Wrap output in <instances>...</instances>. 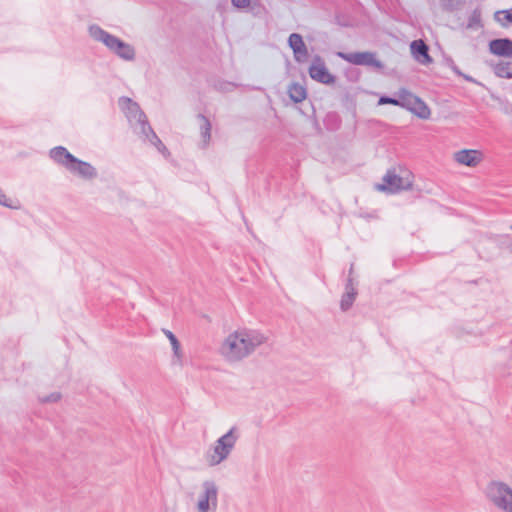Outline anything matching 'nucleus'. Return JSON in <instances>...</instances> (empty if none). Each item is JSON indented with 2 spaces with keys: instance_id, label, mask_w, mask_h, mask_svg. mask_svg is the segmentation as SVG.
I'll list each match as a JSON object with an SVG mask.
<instances>
[{
  "instance_id": "nucleus-34",
  "label": "nucleus",
  "mask_w": 512,
  "mask_h": 512,
  "mask_svg": "<svg viewBox=\"0 0 512 512\" xmlns=\"http://www.w3.org/2000/svg\"><path fill=\"white\" fill-rule=\"evenodd\" d=\"M481 20H480V17L479 16H476V15H473L470 20H469V27H472L474 23H480Z\"/></svg>"
},
{
  "instance_id": "nucleus-31",
  "label": "nucleus",
  "mask_w": 512,
  "mask_h": 512,
  "mask_svg": "<svg viewBox=\"0 0 512 512\" xmlns=\"http://www.w3.org/2000/svg\"><path fill=\"white\" fill-rule=\"evenodd\" d=\"M210 503L205 502L204 500L198 501V509L199 511H207L209 509Z\"/></svg>"
},
{
  "instance_id": "nucleus-7",
  "label": "nucleus",
  "mask_w": 512,
  "mask_h": 512,
  "mask_svg": "<svg viewBox=\"0 0 512 512\" xmlns=\"http://www.w3.org/2000/svg\"><path fill=\"white\" fill-rule=\"evenodd\" d=\"M337 56L354 65L368 66L376 69H382L384 67L383 63L376 58V53L370 51L338 52Z\"/></svg>"
},
{
  "instance_id": "nucleus-11",
  "label": "nucleus",
  "mask_w": 512,
  "mask_h": 512,
  "mask_svg": "<svg viewBox=\"0 0 512 512\" xmlns=\"http://www.w3.org/2000/svg\"><path fill=\"white\" fill-rule=\"evenodd\" d=\"M489 52L498 57L509 58L512 56V40L510 38H497L489 41Z\"/></svg>"
},
{
  "instance_id": "nucleus-32",
  "label": "nucleus",
  "mask_w": 512,
  "mask_h": 512,
  "mask_svg": "<svg viewBox=\"0 0 512 512\" xmlns=\"http://www.w3.org/2000/svg\"><path fill=\"white\" fill-rule=\"evenodd\" d=\"M459 77H462L467 82L478 84V81L476 79H474L472 76L467 75L465 73H463V75H459Z\"/></svg>"
},
{
  "instance_id": "nucleus-5",
  "label": "nucleus",
  "mask_w": 512,
  "mask_h": 512,
  "mask_svg": "<svg viewBox=\"0 0 512 512\" xmlns=\"http://www.w3.org/2000/svg\"><path fill=\"white\" fill-rule=\"evenodd\" d=\"M398 106L405 108L420 119H428L431 115L429 106L409 90L402 88L398 91Z\"/></svg>"
},
{
  "instance_id": "nucleus-8",
  "label": "nucleus",
  "mask_w": 512,
  "mask_h": 512,
  "mask_svg": "<svg viewBox=\"0 0 512 512\" xmlns=\"http://www.w3.org/2000/svg\"><path fill=\"white\" fill-rule=\"evenodd\" d=\"M383 183L377 185L379 191L395 194L400 191L408 190L411 188L412 183L405 180L395 173L393 170H388L382 178Z\"/></svg>"
},
{
  "instance_id": "nucleus-33",
  "label": "nucleus",
  "mask_w": 512,
  "mask_h": 512,
  "mask_svg": "<svg viewBox=\"0 0 512 512\" xmlns=\"http://www.w3.org/2000/svg\"><path fill=\"white\" fill-rule=\"evenodd\" d=\"M459 77H462L467 82L478 84V81L476 79H474L472 76L467 75L465 73H463V75H459Z\"/></svg>"
},
{
  "instance_id": "nucleus-16",
  "label": "nucleus",
  "mask_w": 512,
  "mask_h": 512,
  "mask_svg": "<svg viewBox=\"0 0 512 512\" xmlns=\"http://www.w3.org/2000/svg\"><path fill=\"white\" fill-rule=\"evenodd\" d=\"M288 94L290 99L294 103H300L307 97V91L304 86L299 83H292L288 88Z\"/></svg>"
},
{
  "instance_id": "nucleus-22",
  "label": "nucleus",
  "mask_w": 512,
  "mask_h": 512,
  "mask_svg": "<svg viewBox=\"0 0 512 512\" xmlns=\"http://www.w3.org/2000/svg\"><path fill=\"white\" fill-rule=\"evenodd\" d=\"M164 333L171 343L174 354L179 357L180 356V342L178 341L177 337L170 330H164Z\"/></svg>"
},
{
  "instance_id": "nucleus-35",
  "label": "nucleus",
  "mask_w": 512,
  "mask_h": 512,
  "mask_svg": "<svg viewBox=\"0 0 512 512\" xmlns=\"http://www.w3.org/2000/svg\"><path fill=\"white\" fill-rule=\"evenodd\" d=\"M199 512H207V511H199Z\"/></svg>"
},
{
  "instance_id": "nucleus-1",
  "label": "nucleus",
  "mask_w": 512,
  "mask_h": 512,
  "mask_svg": "<svg viewBox=\"0 0 512 512\" xmlns=\"http://www.w3.org/2000/svg\"><path fill=\"white\" fill-rule=\"evenodd\" d=\"M267 341L257 330L243 329L231 333L221 346L222 355L229 361H240Z\"/></svg>"
},
{
  "instance_id": "nucleus-10",
  "label": "nucleus",
  "mask_w": 512,
  "mask_h": 512,
  "mask_svg": "<svg viewBox=\"0 0 512 512\" xmlns=\"http://www.w3.org/2000/svg\"><path fill=\"white\" fill-rule=\"evenodd\" d=\"M457 163L468 167H476L483 159V154L475 149H463L454 154Z\"/></svg>"
},
{
  "instance_id": "nucleus-6",
  "label": "nucleus",
  "mask_w": 512,
  "mask_h": 512,
  "mask_svg": "<svg viewBox=\"0 0 512 512\" xmlns=\"http://www.w3.org/2000/svg\"><path fill=\"white\" fill-rule=\"evenodd\" d=\"M487 496L495 506L512 512V489L503 482L493 481L487 486Z\"/></svg>"
},
{
  "instance_id": "nucleus-29",
  "label": "nucleus",
  "mask_w": 512,
  "mask_h": 512,
  "mask_svg": "<svg viewBox=\"0 0 512 512\" xmlns=\"http://www.w3.org/2000/svg\"><path fill=\"white\" fill-rule=\"evenodd\" d=\"M231 2L236 8L243 9L250 5L251 0H231Z\"/></svg>"
},
{
  "instance_id": "nucleus-20",
  "label": "nucleus",
  "mask_w": 512,
  "mask_h": 512,
  "mask_svg": "<svg viewBox=\"0 0 512 512\" xmlns=\"http://www.w3.org/2000/svg\"><path fill=\"white\" fill-rule=\"evenodd\" d=\"M294 59L297 63H304L307 61L309 57V52L306 44L302 45L298 49H294L293 51Z\"/></svg>"
},
{
  "instance_id": "nucleus-4",
  "label": "nucleus",
  "mask_w": 512,
  "mask_h": 512,
  "mask_svg": "<svg viewBox=\"0 0 512 512\" xmlns=\"http://www.w3.org/2000/svg\"><path fill=\"white\" fill-rule=\"evenodd\" d=\"M236 431V427H232L215 442L213 453L207 455L210 466H216L228 458L238 439Z\"/></svg>"
},
{
  "instance_id": "nucleus-21",
  "label": "nucleus",
  "mask_w": 512,
  "mask_h": 512,
  "mask_svg": "<svg viewBox=\"0 0 512 512\" xmlns=\"http://www.w3.org/2000/svg\"><path fill=\"white\" fill-rule=\"evenodd\" d=\"M304 44L305 42L303 40L302 35L298 33H292L288 37V46L292 49V51H294V49H298Z\"/></svg>"
},
{
  "instance_id": "nucleus-25",
  "label": "nucleus",
  "mask_w": 512,
  "mask_h": 512,
  "mask_svg": "<svg viewBox=\"0 0 512 512\" xmlns=\"http://www.w3.org/2000/svg\"><path fill=\"white\" fill-rule=\"evenodd\" d=\"M137 122L141 127V133L145 135L146 139H149L151 137L150 130H153V128L150 126L147 116L145 115V119H139Z\"/></svg>"
},
{
  "instance_id": "nucleus-23",
  "label": "nucleus",
  "mask_w": 512,
  "mask_h": 512,
  "mask_svg": "<svg viewBox=\"0 0 512 512\" xmlns=\"http://www.w3.org/2000/svg\"><path fill=\"white\" fill-rule=\"evenodd\" d=\"M151 137L148 139L151 144H153L159 152L165 153L167 152L166 146L162 143V141L159 139L157 134L154 132V130H150Z\"/></svg>"
},
{
  "instance_id": "nucleus-18",
  "label": "nucleus",
  "mask_w": 512,
  "mask_h": 512,
  "mask_svg": "<svg viewBox=\"0 0 512 512\" xmlns=\"http://www.w3.org/2000/svg\"><path fill=\"white\" fill-rule=\"evenodd\" d=\"M494 74L499 78L511 79L512 78V61L499 62L493 67Z\"/></svg>"
},
{
  "instance_id": "nucleus-2",
  "label": "nucleus",
  "mask_w": 512,
  "mask_h": 512,
  "mask_svg": "<svg viewBox=\"0 0 512 512\" xmlns=\"http://www.w3.org/2000/svg\"><path fill=\"white\" fill-rule=\"evenodd\" d=\"M49 157L58 165L63 166L72 174L85 180L97 177V170L90 163L76 158L64 146H56L49 151Z\"/></svg>"
},
{
  "instance_id": "nucleus-27",
  "label": "nucleus",
  "mask_w": 512,
  "mask_h": 512,
  "mask_svg": "<svg viewBox=\"0 0 512 512\" xmlns=\"http://www.w3.org/2000/svg\"><path fill=\"white\" fill-rule=\"evenodd\" d=\"M0 204L4 207L17 209L18 207L13 204V201L6 196L4 191L0 188Z\"/></svg>"
},
{
  "instance_id": "nucleus-30",
  "label": "nucleus",
  "mask_w": 512,
  "mask_h": 512,
  "mask_svg": "<svg viewBox=\"0 0 512 512\" xmlns=\"http://www.w3.org/2000/svg\"><path fill=\"white\" fill-rule=\"evenodd\" d=\"M449 67L457 76L463 75V72L459 69V67L455 64V62L452 59L449 61Z\"/></svg>"
},
{
  "instance_id": "nucleus-19",
  "label": "nucleus",
  "mask_w": 512,
  "mask_h": 512,
  "mask_svg": "<svg viewBox=\"0 0 512 512\" xmlns=\"http://www.w3.org/2000/svg\"><path fill=\"white\" fill-rule=\"evenodd\" d=\"M494 19L502 27H509L512 24V9L499 10L495 12Z\"/></svg>"
},
{
  "instance_id": "nucleus-3",
  "label": "nucleus",
  "mask_w": 512,
  "mask_h": 512,
  "mask_svg": "<svg viewBox=\"0 0 512 512\" xmlns=\"http://www.w3.org/2000/svg\"><path fill=\"white\" fill-rule=\"evenodd\" d=\"M90 36L103 43L112 53L125 61H132L135 59V49L129 43L124 42L120 38L112 35L102 29L100 26L93 24L89 26Z\"/></svg>"
},
{
  "instance_id": "nucleus-28",
  "label": "nucleus",
  "mask_w": 512,
  "mask_h": 512,
  "mask_svg": "<svg viewBox=\"0 0 512 512\" xmlns=\"http://www.w3.org/2000/svg\"><path fill=\"white\" fill-rule=\"evenodd\" d=\"M60 398H61V394H60V393H58V392H53V393H51L50 395H48V396H46V397L42 398V400H41V401H42V402H44V403H54V402L59 401V400H60Z\"/></svg>"
},
{
  "instance_id": "nucleus-15",
  "label": "nucleus",
  "mask_w": 512,
  "mask_h": 512,
  "mask_svg": "<svg viewBox=\"0 0 512 512\" xmlns=\"http://www.w3.org/2000/svg\"><path fill=\"white\" fill-rule=\"evenodd\" d=\"M197 119L200 122L199 129H200L202 141H203L204 147H206L209 144L210 139H211L212 125H211L210 120L205 115H203L201 113H199L197 115Z\"/></svg>"
},
{
  "instance_id": "nucleus-26",
  "label": "nucleus",
  "mask_w": 512,
  "mask_h": 512,
  "mask_svg": "<svg viewBox=\"0 0 512 512\" xmlns=\"http://www.w3.org/2000/svg\"><path fill=\"white\" fill-rule=\"evenodd\" d=\"M398 102H399L398 101V92L396 93V96H394V97L383 95L378 100L379 105L391 104L394 106H398V104H397Z\"/></svg>"
},
{
  "instance_id": "nucleus-12",
  "label": "nucleus",
  "mask_w": 512,
  "mask_h": 512,
  "mask_svg": "<svg viewBox=\"0 0 512 512\" xmlns=\"http://www.w3.org/2000/svg\"><path fill=\"white\" fill-rule=\"evenodd\" d=\"M410 50L412 56L418 63L428 65L433 62V58L429 54V46L423 40L412 41Z\"/></svg>"
},
{
  "instance_id": "nucleus-17",
  "label": "nucleus",
  "mask_w": 512,
  "mask_h": 512,
  "mask_svg": "<svg viewBox=\"0 0 512 512\" xmlns=\"http://www.w3.org/2000/svg\"><path fill=\"white\" fill-rule=\"evenodd\" d=\"M204 492L200 496L199 500H204L205 502H208L216 506L217 504V487L213 482L206 481L204 484Z\"/></svg>"
},
{
  "instance_id": "nucleus-14",
  "label": "nucleus",
  "mask_w": 512,
  "mask_h": 512,
  "mask_svg": "<svg viewBox=\"0 0 512 512\" xmlns=\"http://www.w3.org/2000/svg\"><path fill=\"white\" fill-rule=\"evenodd\" d=\"M119 103L123 108L127 109L130 115L137 119V121L139 119H145L146 114L141 110L138 103L134 102L132 99L128 97H121L119 99Z\"/></svg>"
},
{
  "instance_id": "nucleus-13",
  "label": "nucleus",
  "mask_w": 512,
  "mask_h": 512,
  "mask_svg": "<svg viewBox=\"0 0 512 512\" xmlns=\"http://www.w3.org/2000/svg\"><path fill=\"white\" fill-rule=\"evenodd\" d=\"M353 272V264L350 267L349 274H352ZM357 296V289L354 286L353 279L351 275H349L346 284H345V292L343 293L341 300H340V308L342 311H348Z\"/></svg>"
},
{
  "instance_id": "nucleus-9",
  "label": "nucleus",
  "mask_w": 512,
  "mask_h": 512,
  "mask_svg": "<svg viewBox=\"0 0 512 512\" xmlns=\"http://www.w3.org/2000/svg\"><path fill=\"white\" fill-rule=\"evenodd\" d=\"M308 72L313 80L322 84H333L336 81V77L329 72L323 59L319 55L314 57Z\"/></svg>"
},
{
  "instance_id": "nucleus-24",
  "label": "nucleus",
  "mask_w": 512,
  "mask_h": 512,
  "mask_svg": "<svg viewBox=\"0 0 512 512\" xmlns=\"http://www.w3.org/2000/svg\"><path fill=\"white\" fill-rule=\"evenodd\" d=\"M340 119L337 114H329L325 120V124L328 129L336 130L340 126Z\"/></svg>"
}]
</instances>
